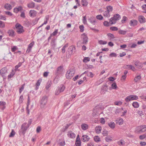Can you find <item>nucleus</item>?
I'll return each mask as SVG.
<instances>
[{
	"label": "nucleus",
	"instance_id": "obj_63",
	"mask_svg": "<svg viewBox=\"0 0 146 146\" xmlns=\"http://www.w3.org/2000/svg\"><path fill=\"white\" fill-rule=\"evenodd\" d=\"M142 8L145 11L143 12L146 13V4H144L142 6Z\"/></svg>",
	"mask_w": 146,
	"mask_h": 146
},
{
	"label": "nucleus",
	"instance_id": "obj_28",
	"mask_svg": "<svg viewBox=\"0 0 146 146\" xmlns=\"http://www.w3.org/2000/svg\"><path fill=\"white\" fill-rule=\"evenodd\" d=\"M7 71L6 68H4L0 70V74L3 76L6 72Z\"/></svg>",
	"mask_w": 146,
	"mask_h": 146
},
{
	"label": "nucleus",
	"instance_id": "obj_44",
	"mask_svg": "<svg viewBox=\"0 0 146 146\" xmlns=\"http://www.w3.org/2000/svg\"><path fill=\"white\" fill-rule=\"evenodd\" d=\"M58 29H55L54 30V31L51 34H50L52 36H55L58 33Z\"/></svg>",
	"mask_w": 146,
	"mask_h": 146
},
{
	"label": "nucleus",
	"instance_id": "obj_3",
	"mask_svg": "<svg viewBox=\"0 0 146 146\" xmlns=\"http://www.w3.org/2000/svg\"><path fill=\"white\" fill-rule=\"evenodd\" d=\"M48 99L47 96H43L40 100V106L42 108H44L47 102Z\"/></svg>",
	"mask_w": 146,
	"mask_h": 146
},
{
	"label": "nucleus",
	"instance_id": "obj_37",
	"mask_svg": "<svg viewBox=\"0 0 146 146\" xmlns=\"http://www.w3.org/2000/svg\"><path fill=\"white\" fill-rule=\"evenodd\" d=\"M103 24L106 27H109L111 25L110 22H109L106 21H104Z\"/></svg>",
	"mask_w": 146,
	"mask_h": 146
},
{
	"label": "nucleus",
	"instance_id": "obj_56",
	"mask_svg": "<svg viewBox=\"0 0 146 146\" xmlns=\"http://www.w3.org/2000/svg\"><path fill=\"white\" fill-rule=\"evenodd\" d=\"M109 56L110 57H116L117 56V54L114 52H112L109 55Z\"/></svg>",
	"mask_w": 146,
	"mask_h": 146
},
{
	"label": "nucleus",
	"instance_id": "obj_60",
	"mask_svg": "<svg viewBox=\"0 0 146 146\" xmlns=\"http://www.w3.org/2000/svg\"><path fill=\"white\" fill-rule=\"evenodd\" d=\"M117 87L116 84L115 83H113L111 84V88L112 89H115Z\"/></svg>",
	"mask_w": 146,
	"mask_h": 146
},
{
	"label": "nucleus",
	"instance_id": "obj_41",
	"mask_svg": "<svg viewBox=\"0 0 146 146\" xmlns=\"http://www.w3.org/2000/svg\"><path fill=\"white\" fill-rule=\"evenodd\" d=\"M112 137L110 136H108L105 138V140L107 142H110L112 140Z\"/></svg>",
	"mask_w": 146,
	"mask_h": 146
},
{
	"label": "nucleus",
	"instance_id": "obj_35",
	"mask_svg": "<svg viewBox=\"0 0 146 146\" xmlns=\"http://www.w3.org/2000/svg\"><path fill=\"white\" fill-rule=\"evenodd\" d=\"M133 106L135 108H138L139 106V105L137 102H133L132 104Z\"/></svg>",
	"mask_w": 146,
	"mask_h": 146
},
{
	"label": "nucleus",
	"instance_id": "obj_7",
	"mask_svg": "<svg viewBox=\"0 0 146 146\" xmlns=\"http://www.w3.org/2000/svg\"><path fill=\"white\" fill-rule=\"evenodd\" d=\"M64 71V69L62 66H60L58 67L57 69L55 72V75L58 76L60 74H62Z\"/></svg>",
	"mask_w": 146,
	"mask_h": 146
},
{
	"label": "nucleus",
	"instance_id": "obj_20",
	"mask_svg": "<svg viewBox=\"0 0 146 146\" xmlns=\"http://www.w3.org/2000/svg\"><path fill=\"white\" fill-rule=\"evenodd\" d=\"M4 8L5 9L7 10L10 11L12 9L11 5L9 4L6 3L4 5Z\"/></svg>",
	"mask_w": 146,
	"mask_h": 146
},
{
	"label": "nucleus",
	"instance_id": "obj_34",
	"mask_svg": "<svg viewBox=\"0 0 146 146\" xmlns=\"http://www.w3.org/2000/svg\"><path fill=\"white\" fill-rule=\"evenodd\" d=\"M15 72L14 70H12V72H11L10 74L8 76V78H12L15 74Z\"/></svg>",
	"mask_w": 146,
	"mask_h": 146
},
{
	"label": "nucleus",
	"instance_id": "obj_59",
	"mask_svg": "<svg viewBox=\"0 0 146 146\" xmlns=\"http://www.w3.org/2000/svg\"><path fill=\"white\" fill-rule=\"evenodd\" d=\"M42 81V79L39 78L36 84V86H39L40 84V83Z\"/></svg>",
	"mask_w": 146,
	"mask_h": 146
},
{
	"label": "nucleus",
	"instance_id": "obj_54",
	"mask_svg": "<svg viewBox=\"0 0 146 146\" xmlns=\"http://www.w3.org/2000/svg\"><path fill=\"white\" fill-rule=\"evenodd\" d=\"M99 43L100 44H107V42L106 41H104L102 40H100L99 41Z\"/></svg>",
	"mask_w": 146,
	"mask_h": 146
},
{
	"label": "nucleus",
	"instance_id": "obj_31",
	"mask_svg": "<svg viewBox=\"0 0 146 146\" xmlns=\"http://www.w3.org/2000/svg\"><path fill=\"white\" fill-rule=\"evenodd\" d=\"M127 66L128 68H129L130 69L132 70L133 71H135L136 70L135 67L131 64H128V65H127Z\"/></svg>",
	"mask_w": 146,
	"mask_h": 146
},
{
	"label": "nucleus",
	"instance_id": "obj_25",
	"mask_svg": "<svg viewBox=\"0 0 146 146\" xmlns=\"http://www.w3.org/2000/svg\"><path fill=\"white\" fill-rule=\"evenodd\" d=\"M75 69L74 67H72L69 70H68V72H69V73L72 74L73 75H74L75 73Z\"/></svg>",
	"mask_w": 146,
	"mask_h": 146
},
{
	"label": "nucleus",
	"instance_id": "obj_8",
	"mask_svg": "<svg viewBox=\"0 0 146 146\" xmlns=\"http://www.w3.org/2000/svg\"><path fill=\"white\" fill-rule=\"evenodd\" d=\"M56 38L53 37L51 38L50 42V46L51 47V48L54 50L55 49L56 46Z\"/></svg>",
	"mask_w": 146,
	"mask_h": 146
},
{
	"label": "nucleus",
	"instance_id": "obj_6",
	"mask_svg": "<svg viewBox=\"0 0 146 146\" xmlns=\"http://www.w3.org/2000/svg\"><path fill=\"white\" fill-rule=\"evenodd\" d=\"M138 99V97L135 95H131L127 96L125 99V101L128 102L133 100H137Z\"/></svg>",
	"mask_w": 146,
	"mask_h": 146
},
{
	"label": "nucleus",
	"instance_id": "obj_13",
	"mask_svg": "<svg viewBox=\"0 0 146 146\" xmlns=\"http://www.w3.org/2000/svg\"><path fill=\"white\" fill-rule=\"evenodd\" d=\"M108 86L106 85L103 86L101 89V92L102 94H104L106 93V92L108 91Z\"/></svg>",
	"mask_w": 146,
	"mask_h": 146
},
{
	"label": "nucleus",
	"instance_id": "obj_14",
	"mask_svg": "<svg viewBox=\"0 0 146 146\" xmlns=\"http://www.w3.org/2000/svg\"><path fill=\"white\" fill-rule=\"evenodd\" d=\"M27 124L26 123H25L22 124L21 126V129L22 133L23 134H25L26 131L27 129V128L29 127H28V125L27 126H26Z\"/></svg>",
	"mask_w": 146,
	"mask_h": 146
},
{
	"label": "nucleus",
	"instance_id": "obj_23",
	"mask_svg": "<svg viewBox=\"0 0 146 146\" xmlns=\"http://www.w3.org/2000/svg\"><path fill=\"white\" fill-rule=\"evenodd\" d=\"M102 128L101 126H98L96 127L95 130L96 133H99L101 132Z\"/></svg>",
	"mask_w": 146,
	"mask_h": 146
},
{
	"label": "nucleus",
	"instance_id": "obj_4",
	"mask_svg": "<svg viewBox=\"0 0 146 146\" xmlns=\"http://www.w3.org/2000/svg\"><path fill=\"white\" fill-rule=\"evenodd\" d=\"M15 27L17 29L16 32L18 34H21L25 31L23 29V27L19 23H17L15 24Z\"/></svg>",
	"mask_w": 146,
	"mask_h": 146
},
{
	"label": "nucleus",
	"instance_id": "obj_30",
	"mask_svg": "<svg viewBox=\"0 0 146 146\" xmlns=\"http://www.w3.org/2000/svg\"><path fill=\"white\" fill-rule=\"evenodd\" d=\"M103 15L105 17H109L110 16V12L107 11L104 12Z\"/></svg>",
	"mask_w": 146,
	"mask_h": 146
},
{
	"label": "nucleus",
	"instance_id": "obj_33",
	"mask_svg": "<svg viewBox=\"0 0 146 146\" xmlns=\"http://www.w3.org/2000/svg\"><path fill=\"white\" fill-rule=\"evenodd\" d=\"M128 20V18L125 16H124L122 18V19L121 20V22L124 23L126 22V21Z\"/></svg>",
	"mask_w": 146,
	"mask_h": 146
},
{
	"label": "nucleus",
	"instance_id": "obj_2",
	"mask_svg": "<svg viewBox=\"0 0 146 146\" xmlns=\"http://www.w3.org/2000/svg\"><path fill=\"white\" fill-rule=\"evenodd\" d=\"M76 48L74 46H70L69 47L67 51L66 52V56L67 57L69 58L71 55L76 52Z\"/></svg>",
	"mask_w": 146,
	"mask_h": 146
},
{
	"label": "nucleus",
	"instance_id": "obj_12",
	"mask_svg": "<svg viewBox=\"0 0 146 146\" xmlns=\"http://www.w3.org/2000/svg\"><path fill=\"white\" fill-rule=\"evenodd\" d=\"M138 23V21L137 20L133 19L130 21L129 24L131 26L135 27L137 25Z\"/></svg>",
	"mask_w": 146,
	"mask_h": 146
},
{
	"label": "nucleus",
	"instance_id": "obj_62",
	"mask_svg": "<svg viewBox=\"0 0 146 146\" xmlns=\"http://www.w3.org/2000/svg\"><path fill=\"white\" fill-rule=\"evenodd\" d=\"M5 14L10 16H12L13 15L12 13L9 11H5Z\"/></svg>",
	"mask_w": 146,
	"mask_h": 146
},
{
	"label": "nucleus",
	"instance_id": "obj_46",
	"mask_svg": "<svg viewBox=\"0 0 146 146\" xmlns=\"http://www.w3.org/2000/svg\"><path fill=\"white\" fill-rule=\"evenodd\" d=\"M110 29L112 31H117L118 30V29L117 27L113 26V27H111L110 28Z\"/></svg>",
	"mask_w": 146,
	"mask_h": 146
},
{
	"label": "nucleus",
	"instance_id": "obj_58",
	"mask_svg": "<svg viewBox=\"0 0 146 146\" xmlns=\"http://www.w3.org/2000/svg\"><path fill=\"white\" fill-rule=\"evenodd\" d=\"M96 18L98 19L101 20L103 19V18L101 15H97L96 16Z\"/></svg>",
	"mask_w": 146,
	"mask_h": 146
},
{
	"label": "nucleus",
	"instance_id": "obj_52",
	"mask_svg": "<svg viewBox=\"0 0 146 146\" xmlns=\"http://www.w3.org/2000/svg\"><path fill=\"white\" fill-rule=\"evenodd\" d=\"M19 62L18 64H22L25 61V59L23 57H21L19 59Z\"/></svg>",
	"mask_w": 146,
	"mask_h": 146
},
{
	"label": "nucleus",
	"instance_id": "obj_16",
	"mask_svg": "<svg viewBox=\"0 0 146 146\" xmlns=\"http://www.w3.org/2000/svg\"><path fill=\"white\" fill-rule=\"evenodd\" d=\"M88 20V21L93 25H95L96 24V19L95 18L93 17H91Z\"/></svg>",
	"mask_w": 146,
	"mask_h": 146
},
{
	"label": "nucleus",
	"instance_id": "obj_53",
	"mask_svg": "<svg viewBox=\"0 0 146 146\" xmlns=\"http://www.w3.org/2000/svg\"><path fill=\"white\" fill-rule=\"evenodd\" d=\"M18 49L17 46H13V47L11 48V50L12 52H14Z\"/></svg>",
	"mask_w": 146,
	"mask_h": 146
},
{
	"label": "nucleus",
	"instance_id": "obj_32",
	"mask_svg": "<svg viewBox=\"0 0 146 146\" xmlns=\"http://www.w3.org/2000/svg\"><path fill=\"white\" fill-rule=\"evenodd\" d=\"M127 32V31H125L121 29H120L118 31V33L119 34H120L125 35L126 34Z\"/></svg>",
	"mask_w": 146,
	"mask_h": 146
},
{
	"label": "nucleus",
	"instance_id": "obj_49",
	"mask_svg": "<svg viewBox=\"0 0 146 146\" xmlns=\"http://www.w3.org/2000/svg\"><path fill=\"white\" fill-rule=\"evenodd\" d=\"M102 134L104 136H107L108 134V131L106 129H104L102 132Z\"/></svg>",
	"mask_w": 146,
	"mask_h": 146
},
{
	"label": "nucleus",
	"instance_id": "obj_61",
	"mask_svg": "<svg viewBox=\"0 0 146 146\" xmlns=\"http://www.w3.org/2000/svg\"><path fill=\"white\" fill-rule=\"evenodd\" d=\"M117 144L119 145H123L125 144V143L124 141L122 142V141H118L117 142Z\"/></svg>",
	"mask_w": 146,
	"mask_h": 146
},
{
	"label": "nucleus",
	"instance_id": "obj_47",
	"mask_svg": "<svg viewBox=\"0 0 146 146\" xmlns=\"http://www.w3.org/2000/svg\"><path fill=\"white\" fill-rule=\"evenodd\" d=\"M90 61V58L88 57H85L84 58L83 60V62H84L86 63Z\"/></svg>",
	"mask_w": 146,
	"mask_h": 146
},
{
	"label": "nucleus",
	"instance_id": "obj_36",
	"mask_svg": "<svg viewBox=\"0 0 146 146\" xmlns=\"http://www.w3.org/2000/svg\"><path fill=\"white\" fill-rule=\"evenodd\" d=\"M61 92H62L65 89V87L63 85H61L58 88Z\"/></svg>",
	"mask_w": 146,
	"mask_h": 146
},
{
	"label": "nucleus",
	"instance_id": "obj_43",
	"mask_svg": "<svg viewBox=\"0 0 146 146\" xmlns=\"http://www.w3.org/2000/svg\"><path fill=\"white\" fill-rule=\"evenodd\" d=\"M84 66H85V69L92 68L93 67V66L90 64H85Z\"/></svg>",
	"mask_w": 146,
	"mask_h": 146
},
{
	"label": "nucleus",
	"instance_id": "obj_24",
	"mask_svg": "<svg viewBox=\"0 0 146 146\" xmlns=\"http://www.w3.org/2000/svg\"><path fill=\"white\" fill-rule=\"evenodd\" d=\"M82 129L83 130H85L88 129V125L86 124L83 123L81 125Z\"/></svg>",
	"mask_w": 146,
	"mask_h": 146
},
{
	"label": "nucleus",
	"instance_id": "obj_64",
	"mask_svg": "<svg viewBox=\"0 0 146 146\" xmlns=\"http://www.w3.org/2000/svg\"><path fill=\"white\" fill-rule=\"evenodd\" d=\"M34 44V42L33 41L31 42L28 46V47L31 48H32L33 47V46Z\"/></svg>",
	"mask_w": 146,
	"mask_h": 146
},
{
	"label": "nucleus",
	"instance_id": "obj_9",
	"mask_svg": "<svg viewBox=\"0 0 146 146\" xmlns=\"http://www.w3.org/2000/svg\"><path fill=\"white\" fill-rule=\"evenodd\" d=\"M82 36H83V42L82 44H86L88 42V38L87 35L85 33L82 34Z\"/></svg>",
	"mask_w": 146,
	"mask_h": 146
},
{
	"label": "nucleus",
	"instance_id": "obj_48",
	"mask_svg": "<svg viewBox=\"0 0 146 146\" xmlns=\"http://www.w3.org/2000/svg\"><path fill=\"white\" fill-rule=\"evenodd\" d=\"M81 2L82 3V5L83 6H86L88 4V2L86 0H82Z\"/></svg>",
	"mask_w": 146,
	"mask_h": 146
},
{
	"label": "nucleus",
	"instance_id": "obj_22",
	"mask_svg": "<svg viewBox=\"0 0 146 146\" xmlns=\"http://www.w3.org/2000/svg\"><path fill=\"white\" fill-rule=\"evenodd\" d=\"M29 14L30 17H34L36 15V11L34 10H31L29 11Z\"/></svg>",
	"mask_w": 146,
	"mask_h": 146
},
{
	"label": "nucleus",
	"instance_id": "obj_50",
	"mask_svg": "<svg viewBox=\"0 0 146 146\" xmlns=\"http://www.w3.org/2000/svg\"><path fill=\"white\" fill-rule=\"evenodd\" d=\"M5 26V24L4 22L2 21H0V28H4Z\"/></svg>",
	"mask_w": 146,
	"mask_h": 146
},
{
	"label": "nucleus",
	"instance_id": "obj_19",
	"mask_svg": "<svg viewBox=\"0 0 146 146\" xmlns=\"http://www.w3.org/2000/svg\"><path fill=\"white\" fill-rule=\"evenodd\" d=\"M23 9L22 7L21 6H20L18 7H15L13 9V12L16 13H17L19 12L22 10Z\"/></svg>",
	"mask_w": 146,
	"mask_h": 146
},
{
	"label": "nucleus",
	"instance_id": "obj_57",
	"mask_svg": "<svg viewBox=\"0 0 146 146\" xmlns=\"http://www.w3.org/2000/svg\"><path fill=\"white\" fill-rule=\"evenodd\" d=\"M79 28L80 29V31L81 32H83L84 30V27L83 25H81L79 26Z\"/></svg>",
	"mask_w": 146,
	"mask_h": 146
},
{
	"label": "nucleus",
	"instance_id": "obj_40",
	"mask_svg": "<svg viewBox=\"0 0 146 146\" xmlns=\"http://www.w3.org/2000/svg\"><path fill=\"white\" fill-rule=\"evenodd\" d=\"M107 11L109 12H111L113 11V7L110 5L107 6Z\"/></svg>",
	"mask_w": 146,
	"mask_h": 146
},
{
	"label": "nucleus",
	"instance_id": "obj_27",
	"mask_svg": "<svg viewBox=\"0 0 146 146\" xmlns=\"http://www.w3.org/2000/svg\"><path fill=\"white\" fill-rule=\"evenodd\" d=\"M123 122V119L120 118H118L116 120V123L119 125H121L122 124Z\"/></svg>",
	"mask_w": 146,
	"mask_h": 146
},
{
	"label": "nucleus",
	"instance_id": "obj_1",
	"mask_svg": "<svg viewBox=\"0 0 146 146\" xmlns=\"http://www.w3.org/2000/svg\"><path fill=\"white\" fill-rule=\"evenodd\" d=\"M121 18L120 15L119 14H116L114 15L113 17H111L110 20V22L111 24L116 23L117 21L119 20Z\"/></svg>",
	"mask_w": 146,
	"mask_h": 146
},
{
	"label": "nucleus",
	"instance_id": "obj_21",
	"mask_svg": "<svg viewBox=\"0 0 146 146\" xmlns=\"http://www.w3.org/2000/svg\"><path fill=\"white\" fill-rule=\"evenodd\" d=\"M27 6L30 8H33L35 7V3L34 2L31 1V3L27 4Z\"/></svg>",
	"mask_w": 146,
	"mask_h": 146
},
{
	"label": "nucleus",
	"instance_id": "obj_26",
	"mask_svg": "<svg viewBox=\"0 0 146 146\" xmlns=\"http://www.w3.org/2000/svg\"><path fill=\"white\" fill-rule=\"evenodd\" d=\"M66 75L67 78L69 79H71L74 76L72 74L69 73V72H68V71H67Z\"/></svg>",
	"mask_w": 146,
	"mask_h": 146
},
{
	"label": "nucleus",
	"instance_id": "obj_42",
	"mask_svg": "<svg viewBox=\"0 0 146 146\" xmlns=\"http://www.w3.org/2000/svg\"><path fill=\"white\" fill-rule=\"evenodd\" d=\"M52 84V82L50 81H48L46 85V89H48V88L50 87Z\"/></svg>",
	"mask_w": 146,
	"mask_h": 146
},
{
	"label": "nucleus",
	"instance_id": "obj_51",
	"mask_svg": "<svg viewBox=\"0 0 146 146\" xmlns=\"http://www.w3.org/2000/svg\"><path fill=\"white\" fill-rule=\"evenodd\" d=\"M70 125L67 124L66 125L65 127H64L62 129V131L63 132L65 131L68 128V127Z\"/></svg>",
	"mask_w": 146,
	"mask_h": 146
},
{
	"label": "nucleus",
	"instance_id": "obj_11",
	"mask_svg": "<svg viewBox=\"0 0 146 146\" xmlns=\"http://www.w3.org/2000/svg\"><path fill=\"white\" fill-rule=\"evenodd\" d=\"M138 21L141 23H144L146 22V19L145 17L142 15H140L138 17Z\"/></svg>",
	"mask_w": 146,
	"mask_h": 146
},
{
	"label": "nucleus",
	"instance_id": "obj_10",
	"mask_svg": "<svg viewBox=\"0 0 146 146\" xmlns=\"http://www.w3.org/2000/svg\"><path fill=\"white\" fill-rule=\"evenodd\" d=\"M7 33L9 36L12 37H14L15 35V32L12 29L8 30L7 32Z\"/></svg>",
	"mask_w": 146,
	"mask_h": 146
},
{
	"label": "nucleus",
	"instance_id": "obj_17",
	"mask_svg": "<svg viewBox=\"0 0 146 146\" xmlns=\"http://www.w3.org/2000/svg\"><path fill=\"white\" fill-rule=\"evenodd\" d=\"M75 145L76 146H81V142L79 135H78L76 138Z\"/></svg>",
	"mask_w": 146,
	"mask_h": 146
},
{
	"label": "nucleus",
	"instance_id": "obj_15",
	"mask_svg": "<svg viewBox=\"0 0 146 146\" xmlns=\"http://www.w3.org/2000/svg\"><path fill=\"white\" fill-rule=\"evenodd\" d=\"M67 135L68 137L72 139L74 138L76 136L75 134L71 131L68 132Z\"/></svg>",
	"mask_w": 146,
	"mask_h": 146
},
{
	"label": "nucleus",
	"instance_id": "obj_55",
	"mask_svg": "<svg viewBox=\"0 0 146 146\" xmlns=\"http://www.w3.org/2000/svg\"><path fill=\"white\" fill-rule=\"evenodd\" d=\"M15 133V132L13 130H12L11 132V133L10 135H9V137H13Z\"/></svg>",
	"mask_w": 146,
	"mask_h": 146
},
{
	"label": "nucleus",
	"instance_id": "obj_18",
	"mask_svg": "<svg viewBox=\"0 0 146 146\" xmlns=\"http://www.w3.org/2000/svg\"><path fill=\"white\" fill-rule=\"evenodd\" d=\"M90 138L87 135H83L82 136V140L84 142H87L89 141Z\"/></svg>",
	"mask_w": 146,
	"mask_h": 146
},
{
	"label": "nucleus",
	"instance_id": "obj_38",
	"mask_svg": "<svg viewBox=\"0 0 146 146\" xmlns=\"http://www.w3.org/2000/svg\"><path fill=\"white\" fill-rule=\"evenodd\" d=\"M107 35L108 37L111 38L110 39V40H111V39H113L115 38L113 34L108 33L107 34Z\"/></svg>",
	"mask_w": 146,
	"mask_h": 146
},
{
	"label": "nucleus",
	"instance_id": "obj_29",
	"mask_svg": "<svg viewBox=\"0 0 146 146\" xmlns=\"http://www.w3.org/2000/svg\"><path fill=\"white\" fill-rule=\"evenodd\" d=\"M108 125L112 129H114L115 127V124L113 122H110L108 123Z\"/></svg>",
	"mask_w": 146,
	"mask_h": 146
},
{
	"label": "nucleus",
	"instance_id": "obj_39",
	"mask_svg": "<svg viewBox=\"0 0 146 146\" xmlns=\"http://www.w3.org/2000/svg\"><path fill=\"white\" fill-rule=\"evenodd\" d=\"M141 79V76L140 75L136 76L134 79V81L135 82H137Z\"/></svg>",
	"mask_w": 146,
	"mask_h": 146
},
{
	"label": "nucleus",
	"instance_id": "obj_45",
	"mask_svg": "<svg viewBox=\"0 0 146 146\" xmlns=\"http://www.w3.org/2000/svg\"><path fill=\"white\" fill-rule=\"evenodd\" d=\"M94 141L97 142H98L100 141V138L98 136H95L94 138Z\"/></svg>",
	"mask_w": 146,
	"mask_h": 146
},
{
	"label": "nucleus",
	"instance_id": "obj_5",
	"mask_svg": "<svg viewBox=\"0 0 146 146\" xmlns=\"http://www.w3.org/2000/svg\"><path fill=\"white\" fill-rule=\"evenodd\" d=\"M146 131V125H141L137 128V131L138 133H141V132Z\"/></svg>",
	"mask_w": 146,
	"mask_h": 146
}]
</instances>
